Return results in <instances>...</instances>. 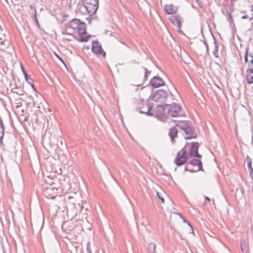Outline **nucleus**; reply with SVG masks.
Instances as JSON below:
<instances>
[{
  "label": "nucleus",
  "instance_id": "obj_23",
  "mask_svg": "<svg viewBox=\"0 0 253 253\" xmlns=\"http://www.w3.org/2000/svg\"><path fill=\"white\" fill-rule=\"evenodd\" d=\"M249 58H250V61L248 62L249 66L251 64H253V56L252 55H249Z\"/></svg>",
  "mask_w": 253,
  "mask_h": 253
},
{
  "label": "nucleus",
  "instance_id": "obj_9",
  "mask_svg": "<svg viewBox=\"0 0 253 253\" xmlns=\"http://www.w3.org/2000/svg\"><path fill=\"white\" fill-rule=\"evenodd\" d=\"M185 146L188 147V152L190 151L189 155L191 157H201L198 152V144L197 143H192L187 144Z\"/></svg>",
  "mask_w": 253,
  "mask_h": 253
},
{
  "label": "nucleus",
  "instance_id": "obj_15",
  "mask_svg": "<svg viewBox=\"0 0 253 253\" xmlns=\"http://www.w3.org/2000/svg\"><path fill=\"white\" fill-rule=\"evenodd\" d=\"M169 19L173 24L177 25L178 26L180 27V17L179 16H178V15L171 16L169 18Z\"/></svg>",
  "mask_w": 253,
  "mask_h": 253
},
{
  "label": "nucleus",
  "instance_id": "obj_36",
  "mask_svg": "<svg viewBox=\"0 0 253 253\" xmlns=\"http://www.w3.org/2000/svg\"><path fill=\"white\" fill-rule=\"evenodd\" d=\"M32 86L33 88H34V86L33 84H32Z\"/></svg>",
  "mask_w": 253,
  "mask_h": 253
},
{
  "label": "nucleus",
  "instance_id": "obj_20",
  "mask_svg": "<svg viewBox=\"0 0 253 253\" xmlns=\"http://www.w3.org/2000/svg\"><path fill=\"white\" fill-rule=\"evenodd\" d=\"M244 57L245 62L247 63H248L249 61L248 60V57H249V56H248V52H247V50L245 51V52Z\"/></svg>",
  "mask_w": 253,
  "mask_h": 253
},
{
  "label": "nucleus",
  "instance_id": "obj_8",
  "mask_svg": "<svg viewBox=\"0 0 253 253\" xmlns=\"http://www.w3.org/2000/svg\"><path fill=\"white\" fill-rule=\"evenodd\" d=\"M167 110L168 115L174 117L178 116L181 108L179 105L174 103L168 105Z\"/></svg>",
  "mask_w": 253,
  "mask_h": 253
},
{
  "label": "nucleus",
  "instance_id": "obj_33",
  "mask_svg": "<svg viewBox=\"0 0 253 253\" xmlns=\"http://www.w3.org/2000/svg\"><path fill=\"white\" fill-rule=\"evenodd\" d=\"M230 1L231 2H234L236 1V0H230Z\"/></svg>",
  "mask_w": 253,
  "mask_h": 253
},
{
  "label": "nucleus",
  "instance_id": "obj_37",
  "mask_svg": "<svg viewBox=\"0 0 253 253\" xmlns=\"http://www.w3.org/2000/svg\"><path fill=\"white\" fill-rule=\"evenodd\" d=\"M31 8H33V7L32 6H30Z\"/></svg>",
  "mask_w": 253,
  "mask_h": 253
},
{
  "label": "nucleus",
  "instance_id": "obj_5",
  "mask_svg": "<svg viewBox=\"0 0 253 253\" xmlns=\"http://www.w3.org/2000/svg\"><path fill=\"white\" fill-rule=\"evenodd\" d=\"M202 168V164L201 161L198 159L192 160L185 166V170L191 172H197Z\"/></svg>",
  "mask_w": 253,
  "mask_h": 253
},
{
  "label": "nucleus",
  "instance_id": "obj_22",
  "mask_svg": "<svg viewBox=\"0 0 253 253\" xmlns=\"http://www.w3.org/2000/svg\"><path fill=\"white\" fill-rule=\"evenodd\" d=\"M86 250H87V253H92L89 243H88L87 244Z\"/></svg>",
  "mask_w": 253,
  "mask_h": 253
},
{
  "label": "nucleus",
  "instance_id": "obj_21",
  "mask_svg": "<svg viewBox=\"0 0 253 253\" xmlns=\"http://www.w3.org/2000/svg\"><path fill=\"white\" fill-rule=\"evenodd\" d=\"M21 68H22V70L23 71V73L24 75V76H25V79L27 81V78H28V74L27 73L25 72V71L24 70V68L21 65Z\"/></svg>",
  "mask_w": 253,
  "mask_h": 253
},
{
  "label": "nucleus",
  "instance_id": "obj_30",
  "mask_svg": "<svg viewBox=\"0 0 253 253\" xmlns=\"http://www.w3.org/2000/svg\"><path fill=\"white\" fill-rule=\"evenodd\" d=\"M89 49V47L88 46L84 45L83 46V49Z\"/></svg>",
  "mask_w": 253,
  "mask_h": 253
},
{
  "label": "nucleus",
  "instance_id": "obj_18",
  "mask_svg": "<svg viewBox=\"0 0 253 253\" xmlns=\"http://www.w3.org/2000/svg\"><path fill=\"white\" fill-rule=\"evenodd\" d=\"M146 109H143L141 108H140L139 112L141 113L147 114L149 115H152V114L150 113L151 109L149 105H146Z\"/></svg>",
  "mask_w": 253,
  "mask_h": 253
},
{
  "label": "nucleus",
  "instance_id": "obj_3",
  "mask_svg": "<svg viewBox=\"0 0 253 253\" xmlns=\"http://www.w3.org/2000/svg\"><path fill=\"white\" fill-rule=\"evenodd\" d=\"M59 186L55 185L54 182H51L49 185H48L44 190V196L47 199H54L58 194Z\"/></svg>",
  "mask_w": 253,
  "mask_h": 253
},
{
  "label": "nucleus",
  "instance_id": "obj_35",
  "mask_svg": "<svg viewBox=\"0 0 253 253\" xmlns=\"http://www.w3.org/2000/svg\"><path fill=\"white\" fill-rule=\"evenodd\" d=\"M242 18H246V16H243V17H242Z\"/></svg>",
  "mask_w": 253,
  "mask_h": 253
},
{
  "label": "nucleus",
  "instance_id": "obj_4",
  "mask_svg": "<svg viewBox=\"0 0 253 253\" xmlns=\"http://www.w3.org/2000/svg\"><path fill=\"white\" fill-rule=\"evenodd\" d=\"M69 28L73 29V30L77 29L80 35L86 34V25L82 23L79 19L73 20L69 25Z\"/></svg>",
  "mask_w": 253,
  "mask_h": 253
},
{
  "label": "nucleus",
  "instance_id": "obj_1",
  "mask_svg": "<svg viewBox=\"0 0 253 253\" xmlns=\"http://www.w3.org/2000/svg\"><path fill=\"white\" fill-rule=\"evenodd\" d=\"M98 6L99 0H82L78 9L82 14L92 15L96 13Z\"/></svg>",
  "mask_w": 253,
  "mask_h": 253
},
{
  "label": "nucleus",
  "instance_id": "obj_2",
  "mask_svg": "<svg viewBox=\"0 0 253 253\" xmlns=\"http://www.w3.org/2000/svg\"><path fill=\"white\" fill-rule=\"evenodd\" d=\"M188 146H185L179 151L174 159V163L177 166L183 165L188 159Z\"/></svg>",
  "mask_w": 253,
  "mask_h": 253
},
{
  "label": "nucleus",
  "instance_id": "obj_10",
  "mask_svg": "<svg viewBox=\"0 0 253 253\" xmlns=\"http://www.w3.org/2000/svg\"><path fill=\"white\" fill-rule=\"evenodd\" d=\"M164 9L167 14L174 15L176 13L178 7L172 4H167L165 5Z\"/></svg>",
  "mask_w": 253,
  "mask_h": 253
},
{
  "label": "nucleus",
  "instance_id": "obj_25",
  "mask_svg": "<svg viewBox=\"0 0 253 253\" xmlns=\"http://www.w3.org/2000/svg\"><path fill=\"white\" fill-rule=\"evenodd\" d=\"M54 54L61 61H62L64 64V62H63L61 58L56 52H54Z\"/></svg>",
  "mask_w": 253,
  "mask_h": 253
},
{
  "label": "nucleus",
  "instance_id": "obj_7",
  "mask_svg": "<svg viewBox=\"0 0 253 253\" xmlns=\"http://www.w3.org/2000/svg\"><path fill=\"white\" fill-rule=\"evenodd\" d=\"M168 97L167 91L163 89L158 90L153 95L152 99L157 102H163Z\"/></svg>",
  "mask_w": 253,
  "mask_h": 253
},
{
  "label": "nucleus",
  "instance_id": "obj_28",
  "mask_svg": "<svg viewBox=\"0 0 253 253\" xmlns=\"http://www.w3.org/2000/svg\"><path fill=\"white\" fill-rule=\"evenodd\" d=\"M248 166L249 168L250 169H253V168L252 167V162L251 161L248 162Z\"/></svg>",
  "mask_w": 253,
  "mask_h": 253
},
{
  "label": "nucleus",
  "instance_id": "obj_29",
  "mask_svg": "<svg viewBox=\"0 0 253 253\" xmlns=\"http://www.w3.org/2000/svg\"><path fill=\"white\" fill-rule=\"evenodd\" d=\"M245 247V244H241V249L242 252L244 251V248Z\"/></svg>",
  "mask_w": 253,
  "mask_h": 253
},
{
  "label": "nucleus",
  "instance_id": "obj_32",
  "mask_svg": "<svg viewBox=\"0 0 253 253\" xmlns=\"http://www.w3.org/2000/svg\"><path fill=\"white\" fill-rule=\"evenodd\" d=\"M205 199H206L207 200H208V201H210V200H210V199L209 197H205Z\"/></svg>",
  "mask_w": 253,
  "mask_h": 253
},
{
  "label": "nucleus",
  "instance_id": "obj_24",
  "mask_svg": "<svg viewBox=\"0 0 253 253\" xmlns=\"http://www.w3.org/2000/svg\"><path fill=\"white\" fill-rule=\"evenodd\" d=\"M183 221H184L185 222L187 223V224H188V225H189V226H190V227H191V230H192V234H194V229H193V227L192 226V225L190 224V223L189 222L187 221H186V220L185 218H183Z\"/></svg>",
  "mask_w": 253,
  "mask_h": 253
},
{
  "label": "nucleus",
  "instance_id": "obj_34",
  "mask_svg": "<svg viewBox=\"0 0 253 253\" xmlns=\"http://www.w3.org/2000/svg\"><path fill=\"white\" fill-rule=\"evenodd\" d=\"M252 11H253V4L252 6Z\"/></svg>",
  "mask_w": 253,
  "mask_h": 253
},
{
  "label": "nucleus",
  "instance_id": "obj_16",
  "mask_svg": "<svg viewBox=\"0 0 253 253\" xmlns=\"http://www.w3.org/2000/svg\"><path fill=\"white\" fill-rule=\"evenodd\" d=\"M165 108L163 106L159 105L156 108V114L158 116H162L165 113Z\"/></svg>",
  "mask_w": 253,
  "mask_h": 253
},
{
  "label": "nucleus",
  "instance_id": "obj_14",
  "mask_svg": "<svg viewBox=\"0 0 253 253\" xmlns=\"http://www.w3.org/2000/svg\"><path fill=\"white\" fill-rule=\"evenodd\" d=\"M246 78L249 84L253 83V70L248 69L246 71Z\"/></svg>",
  "mask_w": 253,
  "mask_h": 253
},
{
  "label": "nucleus",
  "instance_id": "obj_17",
  "mask_svg": "<svg viewBox=\"0 0 253 253\" xmlns=\"http://www.w3.org/2000/svg\"><path fill=\"white\" fill-rule=\"evenodd\" d=\"M177 129L176 127H174L170 129L169 135L172 141H173V139L177 136Z\"/></svg>",
  "mask_w": 253,
  "mask_h": 253
},
{
  "label": "nucleus",
  "instance_id": "obj_19",
  "mask_svg": "<svg viewBox=\"0 0 253 253\" xmlns=\"http://www.w3.org/2000/svg\"><path fill=\"white\" fill-rule=\"evenodd\" d=\"M84 35H80L81 36V39L80 40V42H86L89 39L90 36H86V35L84 36Z\"/></svg>",
  "mask_w": 253,
  "mask_h": 253
},
{
  "label": "nucleus",
  "instance_id": "obj_12",
  "mask_svg": "<svg viewBox=\"0 0 253 253\" xmlns=\"http://www.w3.org/2000/svg\"><path fill=\"white\" fill-rule=\"evenodd\" d=\"M176 126L183 130L186 134L190 133L192 131L191 128L184 122H179Z\"/></svg>",
  "mask_w": 253,
  "mask_h": 253
},
{
  "label": "nucleus",
  "instance_id": "obj_27",
  "mask_svg": "<svg viewBox=\"0 0 253 253\" xmlns=\"http://www.w3.org/2000/svg\"><path fill=\"white\" fill-rule=\"evenodd\" d=\"M157 195L159 199L161 200L162 203H164L165 202L164 199L160 196L159 193H157Z\"/></svg>",
  "mask_w": 253,
  "mask_h": 253
},
{
  "label": "nucleus",
  "instance_id": "obj_26",
  "mask_svg": "<svg viewBox=\"0 0 253 253\" xmlns=\"http://www.w3.org/2000/svg\"><path fill=\"white\" fill-rule=\"evenodd\" d=\"M250 175L253 180V169H250Z\"/></svg>",
  "mask_w": 253,
  "mask_h": 253
},
{
  "label": "nucleus",
  "instance_id": "obj_31",
  "mask_svg": "<svg viewBox=\"0 0 253 253\" xmlns=\"http://www.w3.org/2000/svg\"><path fill=\"white\" fill-rule=\"evenodd\" d=\"M0 126H1V127H2V128H3V123H2V121H1V120H0Z\"/></svg>",
  "mask_w": 253,
  "mask_h": 253
},
{
  "label": "nucleus",
  "instance_id": "obj_13",
  "mask_svg": "<svg viewBox=\"0 0 253 253\" xmlns=\"http://www.w3.org/2000/svg\"><path fill=\"white\" fill-rule=\"evenodd\" d=\"M70 28H69V26L67 27L66 31L63 33V39L66 41H72L74 38V36L73 33H69L68 30Z\"/></svg>",
  "mask_w": 253,
  "mask_h": 253
},
{
  "label": "nucleus",
  "instance_id": "obj_6",
  "mask_svg": "<svg viewBox=\"0 0 253 253\" xmlns=\"http://www.w3.org/2000/svg\"><path fill=\"white\" fill-rule=\"evenodd\" d=\"M91 50L93 53L99 57H105L106 53L103 49L101 45L97 41H93Z\"/></svg>",
  "mask_w": 253,
  "mask_h": 253
},
{
  "label": "nucleus",
  "instance_id": "obj_11",
  "mask_svg": "<svg viewBox=\"0 0 253 253\" xmlns=\"http://www.w3.org/2000/svg\"><path fill=\"white\" fill-rule=\"evenodd\" d=\"M164 81L160 77H154L150 82L151 85L154 87H158L164 84Z\"/></svg>",
  "mask_w": 253,
  "mask_h": 253
}]
</instances>
